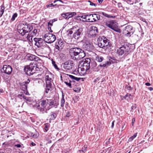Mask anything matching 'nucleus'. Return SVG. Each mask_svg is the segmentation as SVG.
I'll list each match as a JSON object with an SVG mask.
<instances>
[{
	"mask_svg": "<svg viewBox=\"0 0 153 153\" xmlns=\"http://www.w3.org/2000/svg\"><path fill=\"white\" fill-rule=\"evenodd\" d=\"M81 49V48H74L70 49L69 53L71 58L73 59H75V57L77 55L79 52H80V51Z\"/></svg>",
	"mask_w": 153,
	"mask_h": 153,
	"instance_id": "1a4fd4ad",
	"label": "nucleus"
},
{
	"mask_svg": "<svg viewBox=\"0 0 153 153\" xmlns=\"http://www.w3.org/2000/svg\"><path fill=\"white\" fill-rule=\"evenodd\" d=\"M44 37L45 42L48 43L53 42L56 39L55 36L49 33L45 34L44 36Z\"/></svg>",
	"mask_w": 153,
	"mask_h": 153,
	"instance_id": "20e7f679",
	"label": "nucleus"
},
{
	"mask_svg": "<svg viewBox=\"0 0 153 153\" xmlns=\"http://www.w3.org/2000/svg\"><path fill=\"white\" fill-rule=\"evenodd\" d=\"M74 30V33L73 36L74 38L77 40H79L82 35V29L78 26L76 27V28Z\"/></svg>",
	"mask_w": 153,
	"mask_h": 153,
	"instance_id": "423d86ee",
	"label": "nucleus"
},
{
	"mask_svg": "<svg viewBox=\"0 0 153 153\" xmlns=\"http://www.w3.org/2000/svg\"><path fill=\"white\" fill-rule=\"evenodd\" d=\"M64 46V42L62 40H59L57 43H56V48L60 51L62 50Z\"/></svg>",
	"mask_w": 153,
	"mask_h": 153,
	"instance_id": "412c9836",
	"label": "nucleus"
},
{
	"mask_svg": "<svg viewBox=\"0 0 153 153\" xmlns=\"http://www.w3.org/2000/svg\"><path fill=\"white\" fill-rule=\"evenodd\" d=\"M38 108L39 109L40 111L42 112V113H44L45 112H47V110H46L45 109V108L40 107V105H39L37 106Z\"/></svg>",
	"mask_w": 153,
	"mask_h": 153,
	"instance_id": "7c9ffc66",
	"label": "nucleus"
},
{
	"mask_svg": "<svg viewBox=\"0 0 153 153\" xmlns=\"http://www.w3.org/2000/svg\"><path fill=\"white\" fill-rule=\"evenodd\" d=\"M76 26H74L72 27L71 29L69 30L68 31H67V33L68 34H71L72 33H74V29H75L76 28Z\"/></svg>",
	"mask_w": 153,
	"mask_h": 153,
	"instance_id": "c756f323",
	"label": "nucleus"
},
{
	"mask_svg": "<svg viewBox=\"0 0 153 153\" xmlns=\"http://www.w3.org/2000/svg\"><path fill=\"white\" fill-rule=\"evenodd\" d=\"M85 54L84 51L82 49L80 51V52H79V53L75 57L74 60H79L82 59L85 56Z\"/></svg>",
	"mask_w": 153,
	"mask_h": 153,
	"instance_id": "f3484780",
	"label": "nucleus"
},
{
	"mask_svg": "<svg viewBox=\"0 0 153 153\" xmlns=\"http://www.w3.org/2000/svg\"><path fill=\"white\" fill-rule=\"evenodd\" d=\"M114 30L116 32H118L119 33H121V30L120 29L116 28V27H114L112 29Z\"/></svg>",
	"mask_w": 153,
	"mask_h": 153,
	"instance_id": "58836bf2",
	"label": "nucleus"
},
{
	"mask_svg": "<svg viewBox=\"0 0 153 153\" xmlns=\"http://www.w3.org/2000/svg\"><path fill=\"white\" fill-rule=\"evenodd\" d=\"M56 116L57 115L55 113L51 112L48 117L49 123H51L52 120H55L56 117Z\"/></svg>",
	"mask_w": 153,
	"mask_h": 153,
	"instance_id": "5701e85b",
	"label": "nucleus"
},
{
	"mask_svg": "<svg viewBox=\"0 0 153 153\" xmlns=\"http://www.w3.org/2000/svg\"><path fill=\"white\" fill-rule=\"evenodd\" d=\"M53 22H52V21H51V20H50L49 22H48V26H49V25L52 26L53 25Z\"/></svg>",
	"mask_w": 153,
	"mask_h": 153,
	"instance_id": "8fccbe9b",
	"label": "nucleus"
},
{
	"mask_svg": "<svg viewBox=\"0 0 153 153\" xmlns=\"http://www.w3.org/2000/svg\"><path fill=\"white\" fill-rule=\"evenodd\" d=\"M100 4H101L103 1V0H97Z\"/></svg>",
	"mask_w": 153,
	"mask_h": 153,
	"instance_id": "338daca9",
	"label": "nucleus"
},
{
	"mask_svg": "<svg viewBox=\"0 0 153 153\" xmlns=\"http://www.w3.org/2000/svg\"><path fill=\"white\" fill-rule=\"evenodd\" d=\"M87 17L88 22H93L99 20L100 19V15L96 14H91L88 15Z\"/></svg>",
	"mask_w": 153,
	"mask_h": 153,
	"instance_id": "6e6552de",
	"label": "nucleus"
},
{
	"mask_svg": "<svg viewBox=\"0 0 153 153\" xmlns=\"http://www.w3.org/2000/svg\"><path fill=\"white\" fill-rule=\"evenodd\" d=\"M148 89L150 91H152L153 90V88L151 87H149Z\"/></svg>",
	"mask_w": 153,
	"mask_h": 153,
	"instance_id": "774afa93",
	"label": "nucleus"
},
{
	"mask_svg": "<svg viewBox=\"0 0 153 153\" xmlns=\"http://www.w3.org/2000/svg\"><path fill=\"white\" fill-rule=\"evenodd\" d=\"M66 75L67 76H69V77H70L71 79L73 80H74V77H75L73 75H72L68 74H67Z\"/></svg>",
	"mask_w": 153,
	"mask_h": 153,
	"instance_id": "864d4df0",
	"label": "nucleus"
},
{
	"mask_svg": "<svg viewBox=\"0 0 153 153\" xmlns=\"http://www.w3.org/2000/svg\"><path fill=\"white\" fill-rule=\"evenodd\" d=\"M51 74L48 75H46L45 79L46 83H49L52 82V79L51 78Z\"/></svg>",
	"mask_w": 153,
	"mask_h": 153,
	"instance_id": "393cba45",
	"label": "nucleus"
},
{
	"mask_svg": "<svg viewBox=\"0 0 153 153\" xmlns=\"http://www.w3.org/2000/svg\"><path fill=\"white\" fill-rule=\"evenodd\" d=\"M104 59V58L103 57L98 56H97L96 58V61L99 62H102L103 60Z\"/></svg>",
	"mask_w": 153,
	"mask_h": 153,
	"instance_id": "cd10ccee",
	"label": "nucleus"
},
{
	"mask_svg": "<svg viewBox=\"0 0 153 153\" xmlns=\"http://www.w3.org/2000/svg\"><path fill=\"white\" fill-rule=\"evenodd\" d=\"M91 60L89 58H87L85 59L83 61H82L80 64L81 65L84 66V67H86L88 69H89L90 68V63Z\"/></svg>",
	"mask_w": 153,
	"mask_h": 153,
	"instance_id": "6ab92c4d",
	"label": "nucleus"
},
{
	"mask_svg": "<svg viewBox=\"0 0 153 153\" xmlns=\"http://www.w3.org/2000/svg\"><path fill=\"white\" fill-rule=\"evenodd\" d=\"M83 47L85 50L88 51H91L94 48V46L92 44L88 41L84 42Z\"/></svg>",
	"mask_w": 153,
	"mask_h": 153,
	"instance_id": "9d476101",
	"label": "nucleus"
},
{
	"mask_svg": "<svg viewBox=\"0 0 153 153\" xmlns=\"http://www.w3.org/2000/svg\"><path fill=\"white\" fill-rule=\"evenodd\" d=\"M80 78H77V77H74V80H76V81H78L80 79Z\"/></svg>",
	"mask_w": 153,
	"mask_h": 153,
	"instance_id": "5fc2aeb1",
	"label": "nucleus"
},
{
	"mask_svg": "<svg viewBox=\"0 0 153 153\" xmlns=\"http://www.w3.org/2000/svg\"><path fill=\"white\" fill-rule=\"evenodd\" d=\"M13 68L9 65H5L1 70L2 72H3L8 75L10 74L12 71Z\"/></svg>",
	"mask_w": 153,
	"mask_h": 153,
	"instance_id": "9b49d317",
	"label": "nucleus"
},
{
	"mask_svg": "<svg viewBox=\"0 0 153 153\" xmlns=\"http://www.w3.org/2000/svg\"><path fill=\"white\" fill-rule=\"evenodd\" d=\"M39 38H34L33 39V40L35 42V44L37 46V44H38L37 42H39Z\"/></svg>",
	"mask_w": 153,
	"mask_h": 153,
	"instance_id": "a18cd8bd",
	"label": "nucleus"
},
{
	"mask_svg": "<svg viewBox=\"0 0 153 153\" xmlns=\"http://www.w3.org/2000/svg\"><path fill=\"white\" fill-rule=\"evenodd\" d=\"M1 7L0 12L1 13L0 14V17H1L3 15V14L4 12V5H2L1 6Z\"/></svg>",
	"mask_w": 153,
	"mask_h": 153,
	"instance_id": "473e14b6",
	"label": "nucleus"
},
{
	"mask_svg": "<svg viewBox=\"0 0 153 153\" xmlns=\"http://www.w3.org/2000/svg\"><path fill=\"white\" fill-rule=\"evenodd\" d=\"M100 14H101L104 16L105 17H107L108 18H114L115 16H112L109 15L107 13H106L104 12H101L100 13Z\"/></svg>",
	"mask_w": 153,
	"mask_h": 153,
	"instance_id": "a878e982",
	"label": "nucleus"
},
{
	"mask_svg": "<svg viewBox=\"0 0 153 153\" xmlns=\"http://www.w3.org/2000/svg\"><path fill=\"white\" fill-rule=\"evenodd\" d=\"M76 14V13L75 12H67L62 14V16L65 19H68Z\"/></svg>",
	"mask_w": 153,
	"mask_h": 153,
	"instance_id": "aec40b11",
	"label": "nucleus"
},
{
	"mask_svg": "<svg viewBox=\"0 0 153 153\" xmlns=\"http://www.w3.org/2000/svg\"><path fill=\"white\" fill-rule=\"evenodd\" d=\"M48 137L49 136H47L45 137V140L48 141L46 143H52L51 140H50V138H49Z\"/></svg>",
	"mask_w": 153,
	"mask_h": 153,
	"instance_id": "ea45409f",
	"label": "nucleus"
},
{
	"mask_svg": "<svg viewBox=\"0 0 153 153\" xmlns=\"http://www.w3.org/2000/svg\"><path fill=\"white\" fill-rule=\"evenodd\" d=\"M137 133H135L134 134L133 136L129 138V139H128L129 141H131L135 137H136L137 136Z\"/></svg>",
	"mask_w": 153,
	"mask_h": 153,
	"instance_id": "c9c22d12",
	"label": "nucleus"
},
{
	"mask_svg": "<svg viewBox=\"0 0 153 153\" xmlns=\"http://www.w3.org/2000/svg\"><path fill=\"white\" fill-rule=\"evenodd\" d=\"M88 16V15H84L83 16H80V18L81 19L82 18V19H86L87 20V16Z\"/></svg>",
	"mask_w": 153,
	"mask_h": 153,
	"instance_id": "de8ad7c7",
	"label": "nucleus"
},
{
	"mask_svg": "<svg viewBox=\"0 0 153 153\" xmlns=\"http://www.w3.org/2000/svg\"><path fill=\"white\" fill-rule=\"evenodd\" d=\"M81 21H82L83 22H88V20L86 19H82V20Z\"/></svg>",
	"mask_w": 153,
	"mask_h": 153,
	"instance_id": "69168bd1",
	"label": "nucleus"
},
{
	"mask_svg": "<svg viewBox=\"0 0 153 153\" xmlns=\"http://www.w3.org/2000/svg\"><path fill=\"white\" fill-rule=\"evenodd\" d=\"M53 85L52 83H46V88L45 92L48 94L49 93V91H51L52 90V87Z\"/></svg>",
	"mask_w": 153,
	"mask_h": 153,
	"instance_id": "b1692460",
	"label": "nucleus"
},
{
	"mask_svg": "<svg viewBox=\"0 0 153 153\" xmlns=\"http://www.w3.org/2000/svg\"><path fill=\"white\" fill-rule=\"evenodd\" d=\"M37 65L35 63H30L29 65L25 66L24 71L26 74L30 76L36 72L37 69H38Z\"/></svg>",
	"mask_w": 153,
	"mask_h": 153,
	"instance_id": "7ed1b4c3",
	"label": "nucleus"
},
{
	"mask_svg": "<svg viewBox=\"0 0 153 153\" xmlns=\"http://www.w3.org/2000/svg\"><path fill=\"white\" fill-rule=\"evenodd\" d=\"M135 30L134 28H133L131 26L128 25L125 28L123 33L126 36L129 37L133 34Z\"/></svg>",
	"mask_w": 153,
	"mask_h": 153,
	"instance_id": "39448f33",
	"label": "nucleus"
},
{
	"mask_svg": "<svg viewBox=\"0 0 153 153\" xmlns=\"http://www.w3.org/2000/svg\"><path fill=\"white\" fill-rule=\"evenodd\" d=\"M30 82V80L29 79H28L25 82V84L27 85Z\"/></svg>",
	"mask_w": 153,
	"mask_h": 153,
	"instance_id": "052dcab7",
	"label": "nucleus"
},
{
	"mask_svg": "<svg viewBox=\"0 0 153 153\" xmlns=\"http://www.w3.org/2000/svg\"><path fill=\"white\" fill-rule=\"evenodd\" d=\"M28 59L30 61H37L39 60L38 57L33 54H29L27 56Z\"/></svg>",
	"mask_w": 153,
	"mask_h": 153,
	"instance_id": "4be33fe9",
	"label": "nucleus"
},
{
	"mask_svg": "<svg viewBox=\"0 0 153 153\" xmlns=\"http://www.w3.org/2000/svg\"><path fill=\"white\" fill-rule=\"evenodd\" d=\"M15 146V147H17L18 148H19L21 146L20 144H17Z\"/></svg>",
	"mask_w": 153,
	"mask_h": 153,
	"instance_id": "e2e57ef3",
	"label": "nucleus"
},
{
	"mask_svg": "<svg viewBox=\"0 0 153 153\" xmlns=\"http://www.w3.org/2000/svg\"><path fill=\"white\" fill-rule=\"evenodd\" d=\"M71 116L70 113L69 111H68L66 113V116L67 117H69Z\"/></svg>",
	"mask_w": 153,
	"mask_h": 153,
	"instance_id": "6e6d98bb",
	"label": "nucleus"
},
{
	"mask_svg": "<svg viewBox=\"0 0 153 153\" xmlns=\"http://www.w3.org/2000/svg\"><path fill=\"white\" fill-rule=\"evenodd\" d=\"M47 101L48 106L50 108V109L53 107L56 108L59 105L58 101L56 100H51L47 99Z\"/></svg>",
	"mask_w": 153,
	"mask_h": 153,
	"instance_id": "f8f14e48",
	"label": "nucleus"
},
{
	"mask_svg": "<svg viewBox=\"0 0 153 153\" xmlns=\"http://www.w3.org/2000/svg\"><path fill=\"white\" fill-rule=\"evenodd\" d=\"M39 104L41 107L45 108L46 110H48L50 108L48 106L47 99L43 100L39 102Z\"/></svg>",
	"mask_w": 153,
	"mask_h": 153,
	"instance_id": "a211bd4d",
	"label": "nucleus"
},
{
	"mask_svg": "<svg viewBox=\"0 0 153 153\" xmlns=\"http://www.w3.org/2000/svg\"><path fill=\"white\" fill-rule=\"evenodd\" d=\"M33 32H31V33H29V34H30V35L32 37H33V36H36L34 34H33Z\"/></svg>",
	"mask_w": 153,
	"mask_h": 153,
	"instance_id": "0e129e2a",
	"label": "nucleus"
},
{
	"mask_svg": "<svg viewBox=\"0 0 153 153\" xmlns=\"http://www.w3.org/2000/svg\"><path fill=\"white\" fill-rule=\"evenodd\" d=\"M56 4H55V5H53V4H50L49 5H47V7H54L55 6H56Z\"/></svg>",
	"mask_w": 153,
	"mask_h": 153,
	"instance_id": "09e8293b",
	"label": "nucleus"
},
{
	"mask_svg": "<svg viewBox=\"0 0 153 153\" xmlns=\"http://www.w3.org/2000/svg\"><path fill=\"white\" fill-rule=\"evenodd\" d=\"M71 81L70 80V82L69 83H68V82H65V83L68 87H69L70 88H71Z\"/></svg>",
	"mask_w": 153,
	"mask_h": 153,
	"instance_id": "49530a36",
	"label": "nucleus"
},
{
	"mask_svg": "<svg viewBox=\"0 0 153 153\" xmlns=\"http://www.w3.org/2000/svg\"><path fill=\"white\" fill-rule=\"evenodd\" d=\"M98 29L95 27H92L88 33V35L90 37H94L97 34Z\"/></svg>",
	"mask_w": 153,
	"mask_h": 153,
	"instance_id": "2eb2a0df",
	"label": "nucleus"
},
{
	"mask_svg": "<svg viewBox=\"0 0 153 153\" xmlns=\"http://www.w3.org/2000/svg\"><path fill=\"white\" fill-rule=\"evenodd\" d=\"M17 16V14L16 13H14L12 17L11 20L12 21H13L15 20V18H16Z\"/></svg>",
	"mask_w": 153,
	"mask_h": 153,
	"instance_id": "79ce46f5",
	"label": "nucleus"
},
{
	"mask_svg": "<svg viewBox=\"0 0 153 153\" xmlns=\"http://www.w3.org/2000/svg\"><path fill=\"white\" fill-rule=\"evenodd\" d=\"M26 38L30 42H32L33 41L32 38L33 37L30 35V34H28Z\"/></svg>",
	"mask_w": 153,
	"mask_h": 153,
	"instance_id": "72a5a7b5",
	"label": "nucleus"
},
{
	"mask_svg": "<svg viewBox=\"0 0 153 153\" xmlns=\"http://www.w3.org/2000/svg\"><path fill=\"white\" fill-rule=\"evenodd\" d=\"M129 50V48L127 45L124 44L118 49L117 53L119 55H122L123 54H126Z\"/></svg>",
	"mask_w": 153,
	"mask_h": 153,
	"instance_id": "0eeeda50",
	"label": "nucleus"
},
{
	"mask_svg": "<svg viewBox=\"0 0 153 153\" xmlns=\"http://www.w3.org/2000/svg\"><path fill=\"white\" fill-rule=\"evenodd\" d=\"M22 88H25V89L27 90V86L26 84L25 83L24 84H23L22 85Z\"/></svg>",
	"mask_w": 153,
	"mask_h": 153,
	"instance_id": "3c124183",
	"label": "nucleus"
},
{
	"mask_svg": "<svg viewBox=\"0 0 153 153\" xmlns=\"http://www.w3.org/2000/svg\"><path fill=\"white\" fill-rule=\"evenodd\" d=\"M82 148L81 150H79V151L80 152H85V151L87 150V145L85 144L83 146L82 145Z\"/></svg>",
	"mask_w": 153,
	"mask_h": 153,
	"instance_id": "c85d7f7f",
	"label": "nucleus"
},
{
	"mask_svg": "<svg viewBox=\"0 0 153 153\" xmlns=\"http://www.w3.org/2000/svg\"><path fill=\"white\" fill-rule=\"evenodd\" d=\"M32 29L33 27L27 23L21 25L18 27L17 29L18 31L22 36L30 32Z\"/></svg>",
	"mask_w": 153,
	"mask_h": 153,
	"instance_id": "f03ea898",
	"label": "nucleus"
},
{
	"mask_svg": "<svg viewBox=\"0 0 153 153\" xmlns=\"http://www.w3.org/2000/svg\"><path fill=\"white\" fill-rule=\"evenodd\" d=\"M33 137L34 138H36L38 137L37 134H33Z\"/></svg>",
	"mask_w": 153,
	"mask_h": 153,
	"instance_id": "13d9d810",
	"label": "nucleus"
},
{
	"mask_svg": "<svg viewBox=\"0 0 153 153\" xmlns=\"http://www.w3.org/2000/svg\"><path fill=\"white\" fill-rule=\"evenodd\" d=\"M130 96H131V94H127L125 96L123 97L125 100H128V99L130 98Z\"/></svg>",
	"mask_w": 153,
	"mask_h": 153,
	"instance_id": "4c0bfd02",
	"label": "nucleus"
},
{
	"mask_svg": "<svg viewBox=\"0 0 153 153\" xmlns=\"http://www.w3.org/2000/svg\"><path fill=\"white\" fill-rule=\"evenodd\" d=\"M88 2L89 3L90 5L92 6H94L95 7L97 6V4H96L93 3V2H91L90 1H88Z\"/></svg>",
	"mask_w": 153,
	"mask_h": 153,
	"instance_id": "c03bdc74",
	"label": "nucleus"
},
{
	"mask_svg": "<svg viewBox=\"0 0 153 153\" xmlns=\"http://www.w3.org/2000/svg\"><path fill=\"white\" fill-rule=\"evenodd\" d=\"M97 42V45L100 48L105 49L110 47L109 40L104 36H99Z\"/></svg>",
	"mask_w": 153,
	"mask_h": 153,
	"instance_id": "f257e3e1",
	"label": "nucleus"
},
{
	"mask_svg": "<svg viewBox=\"0 0 153 153\" xmlns=\"http://www.w3.org/2000/svg\"><path fill=\"white\" fill-rule=\"evenodd\" d=\"M74 66V64L72 61L68 60L65 62L63 65L64 68L66 70H70Z\"/></svg>",
	"mask_w": 153,
	"mask_h": 153,
	"instance_id": "ddd939ff",
	"label": "nucleus"
},
{
	"mask_svg": "<svg viewBox=\"0 0 153 153\" xmlns=\"http://www.w3.org/2000/svg\"><path fill=\"white\" fill-rule=\"evenodd\" d=\"M44 42H45L44 41V39L43 40L42 38H39V42H37L38 44H37V46L38 47H39L42 45V43Z\"/></svg>",
	"mask_w": 153,
	"mask_h": 153,
	"instance_id": "bb28decb",
	"label": "nucleus"
},
{
	"mask_svg": "<svg viewBox=\"0 0 153 153\" xmlns=\"http://www.w3.org/2000/svg\"><path fill=\"white\" fill-rule=\"evenodd\" d=\"M114 122H115V121L114 120V121H113L112 122V123L111 126V128H113L114 127Z\"/></svg>",
	"mask_w": 153,
	"mask_h": 153,
	"instance_id": "bf43d9fd",
	"label": "nucleus"
},
{
	"mask_svg": "<svg viewBox=\"0 0 153 153\" xmlns=\"http://www.w3.org/2000/svg\"><path fill=\"white\" fill-rule=\"evenodd\" d=\"M50 124L48 123H46L45 124V127L44 128V130L45 131V132H47L49 127Z\"/></svg>",
	"mask_w": 153,
	"mask_h": 153,
	"instance_id": "e433bc0d",
	"label": "nucleus"
},
{
	"mask_svg": "<svg viewBox=\"0 0 153 153\" xmlns=\"http://www.w3.org/2000/svg\"><path fill=\"white\" fill-rule=\"evenodd\" d=\"M116 62L115 59H114L111 57H109V61L105 62V63L103 64H100V66L103 67H107L110 65L111 63H114Z\"/></svg>",
	"mask_w": 153,
	"mask_h": 153,
	"instance_id": "4468645a",
	"label": "nucleus"
},
{
	"mask_svg": "<svg viewBox=\"0 0 153 153\" xmlns=\"http://www.w3.org/2000/svg\"><path fill=\"white\" fill-rule=\"evenodd\" d=\"M76 19L77 20H82V19L80 18V16H77L76 18Z\"/></svg>",
	"mask_w": 153,
	"mask_h": 153,
	"instance_id": "4d7b16f0",
	"label": "nucleus"
},
{
	"mask_svg": "<svg viewBox=\"0 0 153 153\" xmlns=\"http://www.w3.org/2000/svg\"><path fill=\"white\" fill-rule=\"evenodd\" d=\"M84 66L82 65L81 67V70L83 72V74L86 73V71H88L89 69L86 68V67H84Z\"/></svg>",
	"mask_w": 153,
	"mask_h": 153,
	"instance_id": "2f4dec72",
	"label": "nucleus"
},
{
	"mask_svg": "<svg viewBox=\"0 0 153 153\" xmlns=\"http://www.w3.org/2000/svg\"><path fill=\"white\" fill-rule=\"evenodd\" d=\"M65 102V99H63V98H62L61 100V107H63L64 106Z\"/></svg>",
	"mask_w": 153,
	"mask_h": 153,
	"instance_id": "37998d69",
	"label": "nucleus"
},
{
	"mask_svg": "<svg viewBox=\"0 0 153 153\" xmlns=\"http://www.w3.org/2000/svg\"><path fill=\"white\" fill-rule=\"evenodd\" d=\"M23 98L27 101L29 102H31V99L30 97H27L25 96H24L23 97Z\"/></svg>",
	"mask_w": 153,
	"mask_h": 153,
	"instance_id": "a19ab883",
	"label": "nucleus"
},
{
	"mask_svg": "<svg viewBox=\"0 0 153 153\" xmlns=\"http://www.w3.org/2000/svg\"><path fill=\"white\" fill-rule=\"evenodd\" d=\"M32 32L33 33V34H34L36 36L37 33V31L36 29H34L32 31Z\"/></svg>",
	"mask_w": 153,
	"mask_h": 153,
	"instance_id": "603ef678",
	"label": "nucleus"
},
{
	"mask_svg": "<svg viewBox=\"0 0 153 153\" xmlns=\"http://www.w3.org/2000/svg\"><path fill=\"white\" fill-rule=\"evenodd\" d=\"M105 25L110 28L112 29L114 27L117 26V23L114 20L107 21L105 23Z\"/></svg>",
	"mask_w": 153,
	"mask_h": 153,
	"instance_id": "dca6fc26",
	"label": "nucleus"
},
{
	"mask_svg": "<svg viewBox=\"0 0 153 153\" xmlns=\"http://www.w3.org/2000/svg\"><path fill=\"white\" fill-rule=\"evenodd\" d=\"M52 63L54 67L56 69H57L58 70L59 69V68H58L57 66V65L56 64V62L55 61L53 60V59H52Z\"/></svg>",
	"mask_w": 153,
	"mask_h": 153,
	"instance_id": "f704fd0d",
	"label": "nucleus"
},
{
	"mask_svg": "<svg viewBox=\"0 0 153 153\" xmlns=\"http://www.w3.org/2000/svg\"><path fill=\"white\" fill-rule=\"evenodd\" d=\"M25 96L24 95H23V94H19L17 96L18 97H19V98H20V97H22L23 98V96Z\"/></svg>",
	"mask_w": 153,
	"mask_h": 153,
	"instance_id": "680f3d73",
	"label": "nucleus"
}]
</instances>
